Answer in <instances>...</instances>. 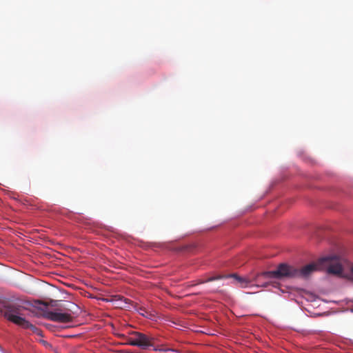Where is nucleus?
<instances>
[{"label": "nucleus", "mask_w": 353, "mask_h": 353, "mask_svg": "<svg viewBox=\"0 0 353 353\" xmlns=\"http://www.w3.org/2000/svg\"><path fill=\"white\" fill-rule=\"evenodd\" d=\"M351 273H352V278L353 279V265H351Z\"/></svg>", "instance_id": "obj_11"}, {"label": "nucleus", "mask_w": 353, "mask_h": 353, "mask_svg": "<svg viewBox=\"0 0 353 353\" xmlns=\"http://www.w3.org/2000/svg\"><path fill=\"white\" fill-rule=\"evenodd\" d=\"M134 336L136 346L142 349H147L154 345V338L139 332H132L131 334Z\"/></svg>", "instance_id": "obj_5"}, {"label": "nucleus", "mask_w": 353, "mask_h": 353, "mask_svg": "<svg viewBox=\"0 0 353 353\" xmlns=\"http://www.w3.org/2000/svg\"><path fill=\"white\" fill-rule=\"evenodd\" d=\"M26 304V301L21 299H17L11 302L3 301L2 302V308H0V315H3L12 323L25 329L29 328L35 334L43 336V332L39 328L22 316L23 311L27 310Z\"/></svg>", "instance_id": "obj_2"}, {"label": "nucleus", "mask_w": 353, "mask_h": 353, "mask_svg": "<svg viewBox=\"0 0 353 353\" xmlns=\"http://www.w3.org/2000/svg\"><path fill=\"white\" fill-rule=\"evenodd\" d=\"M261 273H258L253 279H250L249 277H241L236 274H232L231 276L234 278L240 284L241 288H247L252 281H256L258 283L257 286L266 288L270 285L269 282L260 283V279L261 277L264 279H267L264 276L261 275Z\"/></svg>", "instance_id": "obj_4"}, {"label": "nucleus", "mask_w": 353, "mask_h": 353, "mask_svg": "<svg viewBox=\"0 0 353 353\" xmlns=\"http://www.w3.org/2000/svg\"><path fill=\"white\" fill-rule=\"evenodd\" d=\"M347 261L336 256H327L320 259L316 263H312L301 269L285 263L280 264L274 271L263 272L261 275L266 278H303L309 277L314 272L327 266V271L330 274L341 275L343 271L344 265Z\"/></svg>", "instance_id": "obj_1"}, {"label": "nucleus", "mask_w": 353, "mask_h": 353, "mask_svg": "<svg viewBox=\"0 0 353 353\" xmlns=\"http://www.w3.org/2000/svg\"><path fill=\"white\" fill-rule=\"evenodd\" d=\"M226 277H228V276H223V275H216V276H210L206 279H199V280H197V281L196 283L192 282V283L191 284V286H194L198 284H202V283H205L208 282L214 281L221 279L226 278Z\"/></svg>", "instance_id": "obj_6"}, {"label": "nucleus", "mask_w": 353, "mask_h": 353, "mask_svg": "<svg viewBox=\"0 0 353 353\" xmlns=\"http://www.w3.org/2000/svg\"><path fill=\"white\" fill-rule=\"evenodd\" d=\"M125 344L132 346H136L134 336H132L131 337H127Z\"/></svg>", "instance_id": "obj_7"}, {"label": "nucleus", "mask_w": 353, "mask_h": 353, "mask_svg": "<svg viewBox=\"0 0 353 353\" xmlns=\"http://www.w3.org/2000/svg\"><path fill=\"white\" fill-rule=\"evenodd\" d=\"M120 300H121V301H124L125 303H129V302H130V300H129V299H125V298H123V297H121V298L120 299Z\"/></svg>", "instance_id": "obj_9"}, {"label": "nucleus", "mask_w": 353, "mask_h": 353, "mask_svg": "<svg viewBox=\"0 0 353 353\" xmlns=\"http://www.w3.org/2000/svg\"><path fill=\"white\" fill-rule=\"evenodd\" d=\"M46 327L48 329H49V330H52V328L53 325H51V324H46Z\"/></svg>", "instance_id": "obj_10"}, {"label": "nucleus", "mask_w": 353, "mask_h": 353, "mask_svg": "<svg viewBox=\"0 0 353 353\" xmlns=\"http://www.w3.org/2000/svg\"><path fill=\"white\" fill-rule=\"evenodd\" d=\"M43 316L50 321L63 323L71 322L73 319L71 314L63 312L61 309H56L54 311H46Z\"/></svg>", "instance_id": "obj_3"}, {"label": "nucleus", "mask_w": 353, "mask_h": 353, "mask_svg": "<svg viewBox=\"0 0 353 353\" xmlns=\"http://www.w3.org/2000/svg\"><path fill=\"white\" fill-rule=\"evenodd\" d=\"M40 343L43 344L45 346H48L49 345V343L47 341H44V340H41Z\"/></svg>", "instance_id": "obj_8"}]
</instances>
